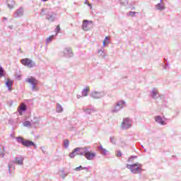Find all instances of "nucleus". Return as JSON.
I'll list each match as a JSON object with an SVG mask.
<instances>
[{
  "instance_id": "c85d7f7f",
  "label": "nucleus",
  "mask_w": 181,
  "mask_h": 181,
  "mask_svg": "<svg viewBox=\"0 0 181 181\" xmlns=\"http://www.w3.org/2000/svg\"><path fill=\"white\" fill-rule=\"evenodd\" d=\"M110 141L111 144H113V145H115V144H117V139H115V136H111L110 138Z\"/></svg>"
},
{
  "instance_id": "7c9ffc66",
  "label": "nucleus",
  "mask_w": 181,
  "mask_h": 181,
  "mask_svg": "<svg viewBox=\"0 0 181 181\" xmlns=\"http://www.w3.org/2000/svg\"><path fill=\"white\" fill-rule=\"evenodd\" d=\"M24 127H32V124L29 121H25L23 122Z\"/></svg>"
},
{
  "instance_id": "20e7f679",
  "label": "nucleus",
  "mask_w": 181,
  "mask_h": 181,
  "mask_svg": "<svg viewBox=\"0 0 181 181\" xmlns=\"http://www.w3.org/2000/svg\"><path fill=\"white\" fill-rule=\"evenodd\" d=\"M21 64H23V66L28 67V69H32L36 66V62H35V61L29 58H24L21 59Z\"/></svg>"
},
{
  "instance_id": "8fccbe9b",
  "label": "nucleus",
  "mask_w": 181,
  "mask_h": 181,
  "mask_svg": "<svg viewBox=\"0 0 181 181\" xmlns=\"http://www.w3.org/2000/svg\"><path fill=\"white\" fill-rule=\"evenodd\" d=\"M18 78H21V76H18Z\"/></svg>"
},
{
  "instance_id": "bb28decb",
  "label": "nucleus",
  "mask_w": 181,
  "mask_h": 181,
  "mask_svg": "<svg viewBox=\"0 0 181 181\" xmlns=\"http://www.w3.org/2000/svg\"><path fill=\"white\" fill-rule=\"evenodd\" d=\"M53 39H54V35L49 36V37H47L46 39V43L47 44L50 43L52 42V40H53Z\"/></svg>"
},
{
  "instance_id": "0eeeda50",
  "label": "nucleus",
  "mask_w": 181,
  "mask_h": 181,
  "mask_svg": "<svg viewBox=\"0 0 181 181\" xmlns=\"http://www.w3.org/2000/svg\"><path fill=\"white\" fill-rule=\"evenodd\" d=\"M125 107V101L119 100L117 103L116 105L112 109V112L117 113Z\"/></svg>"
},
{
  "instance_id": "72a5a7b5",
  "label": "nucleus",
  "mask_w": 181,
  "mask_h": 181,
  "mask_svg": "<svg viewBox=\"0 0 181 181\" xmlns=\"http://www.w3.org/2000/svg\"><path fill=\"white\" fill-rule=\"evenodd\" d=\"M129 14L130 15V16L134 17V16H135L136 15V12H135V11H130L129 13Z\"/></svg>"
},
{
  "instance_id": "1a4fd4ad",
  "label": "nucleus",
  "mask_w": 181,
  "mask_h": 181,
  "mask_svg": "<svg viewBox=\"0 0 181 181\" xmlns=\"http://www.w3.org/2000/svg\"><path fill=\"white\" fill-rule=\"evenodd\" d=\"M26 83H29L32 85V90H37V87L35 86L39 84V81L33 78H28L25 79Z\"/></svg>"
},
{
  "instance_id": "ddd939ff",
  "label": "nucleus",
  "mask_w": 181,
  "mask_h": 181,
  "mask_svg": "<svg viewBox=\"0 0 181 181\" xmlns=\"http://www.w3.org/2000/svg\"><path fill=\"white\" fill-rule=\"evenodd\" d=\"M24 10L23 7H20L14 13V18H21L23 16Z\"/></svg>"
},
{
  "instance_id": "6e6552de",
  "label": "nucleus",
  "mask_w": 181,
  "mask_h": 181,
  "mask_svg": "<svg viewBox=\"0 0 181 181\" xmlns=\"http://www.w3.org/2000/svg\"><path fill=\"white\" fill-rule=\"evenodd\" d=\"M105 93L104 91H93L90 93V97H92V98H94L95 100H98V98H103V97H105Z\"/></svg>"
},
{
  "instance_id": "09e8293b",
  "label": "nucleus",
  "mask_w": 181,
  "mask_h": 181,
  "mask_svg": "<svg viewBox=\"0 0 181 181\" xmlns=\"http://www.w3.org/2000/svg\"><path fill=\"white\" fill-rule=\"evenodd\" d=\"M11 138H13V134H11Z\"/></svg>"
},
{
  "instance_id": "2eb2a0df",
  "label": "nucleus",
  "mask_w": 181,
  "mask_h": 181,
  "mask_svg": "<svg viewBox=\"0 0 181 181\" xmlns=\"http://www.w3.org/2000/svg\"><path fill=\"white\" fill-rule=\"evenodd\" d=\"M160 2L156 5V8L158 11H163L165 9V4L162 3V0H160Z\"/></svg>"
},
{
  "instance_id": "4468645a",
  "label": "nucleus",
  "mask_w": 181,
  "mask_h": 181,
  "mask_svg": "<svg viewBox=\"0 0 181 181\" xmlns=\"http://www.w3.org/2000/svg\"><path fill=\"white\" fill-rule=\"evenodd\" d=\"M64 54L65 57H73V51H71V48L66 47L64 50Z\"/></svg>"
},
{
  "instance_id": "aec40b11",
  "label": "nucleus",
  "mask_w": 181,
  "mask_h": 181,
  "mask_svg": "<svg viewBox=\"0 0 181 181\" xmlns=\"http://www.w3.org/2000/svg\"><path fill=\"white\" fill-rule=\"evenodd\" d=\"M88 91H90V88L86 86V88L83 89L81 94L83 97H87L88 95Z\"/></svg>"
},
{
  "instance_id": "a19ab883",
  "label": "nucleus",
  "mask_w": 181,
  "mask_h": 181,
  "mask_svg": "<svg viewBox=\"0 0 181 181\" xmlns=\"http://www.w3.org/2000/svg\"><path fill=\"white\" fill-rule=\"evenodd\" d=\"M32 146H34V148L36 149L37 148V146H36V144H34V145H32Z\"/></svg>"
},
{
  "instance_id": "c756f323",
  "label": "nucleus",
  "mask_w": 181,
  "mask_h": 181,
  "mask_svg": "<svg viewBox=\"0 0 181 181\" xmlns=\"http://www.w3.org/2000/svg\"><path fill=\"white\" fill-rule=\"evenodd\" d=\"M164 62L165 63L164 65V69L165 70H168V69L169 68V63H168V59H165Z\"/></svg>"
},
{
  "instance_id": "a211bd4d",
  "label": "nucleus",
  "mask_w": 181,
  "mask_h": 181,
  "mask_svg": "<svg viewBox=\"0 0 181 181\" xmlns=\"http://www.w3.org/2000/svg\"><path fill=\"white\" fill-rule=\"evenodd\" d=\"M6 86L11 91V90H12V86H13V81H12L11 79H8L6 82Z\"/></svg>"
},
{
  "instance_id": "39448f33",
  "label": "nucleus",
  "mask_w": 181,
  "mask_h": 181,
  "mask_svg": "<svg viewBox=\"0 0 181 181\" xmlns=\"http://www.w3.org/2000/svg\"><path fill=\"white\" fill-rule=\"evenodd\" d=\"M132 127V120L129 117L123 119L121 124L122 129H129Z\"/></svg>"
},
{
  "instance_id": "9d476101",
  "label": "nucleus",
  "mask_w": 181,
  "mask_h": 181,
  "mask_svg": "<svg viewBox=\"0 0 181 181\" xmlns=\"http://www.w3.org/2000/svg\"><path fill=\"white\" fill-rule=\"evenodd\" d=\"M82 149L83 148H76L73 150V151L69 153V157L73 159L75 156H76V155H80L81 152H82Z\"/></svg>"
},
{
  "instance_id": "4c0bfd02",
  "label": "nucleus",
  "mask_w": 181,
  "mask_h": 181,
  "mask_svg": "<svg viewBox=\"0 0 181 181\" xmlns=\"http://www.w3.org/2000/svg\"><path fill=\"white\" fill-rule=\"evenodd\" d=\"M85 4H86L88 6L91 8V4H88V1L86 0Z\"/></svg>"
},
{
  "instance_id": "49530a36",
  "label": "nucleus",
  "mask_w": 181,
  "mask_h": 181,
  "mask_svg": "<svg viewBox=\"0 0 181 181\" xmlns=\"http://www.w3.org/2000/svg\"><path fill=\"white\" fill-rule=\"evenodd\" d=\"M9 28H10V29H12V28H13V26L11 25V26H9Z\"/></svg>"
},
{
  "instance_id": "423d86ee",
  "label": "nucleus",
  "mask_w": 181,
  "mask_h": 181,
  "mask_svg": "<svg viewBox=\"0 0 181 181\" xmlns=\"http://www.w3.org/2000/svg\"><path fill=\"white\" fill-rule=\"evenodd\" d=\"M16 140L18 144H22L23 146H32V145H35V143L30 140H25L21 136L16 137Z\"/></svg>"
},
{
  "instance_id": "37998d69",
  "label": "nucleus",
  "mask_w": 181,
  "mask_h": 181,
  "mask_svg": "<svg viewBox=\"0 0 181 181\" xmlns=\"http://www.w3.org/2000/svg\"><path fill=\"white\" fill-rule=\"evenodd\" d=\"M43 148H44V147H41L40 149H42L43 153H45V150H43Z\"/></svg>"
},
{
  "instance_id": "f3484780",
  "label": "nucleus",
  "mask_w": 181,
  "mask_h": 181,
  "mask_svg": "<svg viewBox=\"0 0 181 181\" xmlns=\"http://www.w3.org/2000/svg\"><path fill=\"white\" fill-rule=\"evenodd\" d=\"M23 157H17L15 158L14 163H16L17 165H23Z\"/></svg>"
},
{
  "instance_id": "a878e982",
  "label": "nucleus",
  "mask_w": 181,
  "mask_h": 181,
  "mask_svg": "<svg viewBox=\"0 0 181 181\" xmlns=\"http://www.w3.org/2000/svg\"><path fill=\"white\" fill-rule=\"evenodd\" d=\"M69 145H70V141L69 139H66L64 141V146L65 149H67L69 148Z\"/></svg>"
},
{
  "instance_id": "c9c22d12",
  "label": "nucleus",
  "mask_w": 181,
  "mask_h": 181,
  "mask_svg": "<svg viewBox=\"0 0 181 181\" xmlns=\"http://www.w3.org/2000/svg\"><path fill=\"white\" fill-rule=\"evenodd\" d=\"M107 40H110V39L108 38V37H105V40L103 41V46H105V42H107Z\"/></svg>"
},
{
  "instance_id": "2f4dec72",
  "label": "nucleus",
  "mask_w": 181,
  "mask_h": 181,
  "mask_svg": "<svg viewBox=\"0 0 181 181\" xmlns=\"http://www.w3.org/2000/svg\"><path fill=\"white\" fill-rule=\"evenodd\" d=\"M116 156H117V158H121V156H122V153L121 152V151H117L116 152Z\"/></svg>"
},
{
  "instance_id": "79ce46f5",
  "label": "nucleus",
  "mask_w": 181,
  "mask_h": 181,
  "mask_svg": "<svg viewBox=\"0 0 181 181\" xmlns=\"http://www.w3.org/2000/svg\"><path fill=\"white\" fill-rule=\"evenodd\" d=\"M77 98H81V95H77Z\"/></svg>"
},
{
  "instance_id": "4be33fe9",
  "label": "nucleus",
  "mask_w": 181,
  "mask_h": 181,
  "mask_svg": "<svg viewBox=\"0 0 181 181\" xmlns=\"http://www.w3.org/2000/svg\"><path fill=\"white\" fill-rule=\"evenodd\" d=\"M94 109H90L88 107L83 108V112H86V114H91L92 112H94Z\"/></svg>"
},
{
  "instance_id": "f704fd0d",
  "label": "nucleus",
  "mask_w": 181,
  "mask_h": 181,
  "mask_svg": "<svg viewBox=\"0 0 181 181\" xmlns=\"http://www.w3.org/2000/svg\"><path fill=\"white\" fill-rule=\"evenodd\" d=\"M55 30H56L57 35L59 33V32H60V25H57Z\"/></svg>"
},
{
  "instance_id": "ea45409f",
  "label": "nucleus",
  "mask_w": 181,
  "mask_h": 181,
  "mask_svg": "<svg viewBox=\"0 0 181 181\" xmlns=\"http://www.w3.org/2000/svg\"><path fill=\"white\" fill-rule=\"evenodd\" d=\"M67 176V174H63L62 179H64Z\"/></svg>"
},
{
  "instance_id": "7ed1b4c3",
  "label": "nucleus",
  "mask_w": 181,
  "mask_h": 181,
  "mask_svg": "<svg viewBox=\"0 0 181 181\" xmlns=\"http://www.w3.org/2000/svg\"><path fill=\"white\" fill-rule=\"evenodd\" d=\"M127 169H129L132 173L134 175H139L142 173V164L139 163H136L132 165L127 164Z\"/></svg>"
},
{
  "instance_id": "9b49d317",
  "label": "nucleus",
  "mask_w": 181,
  "mask_h": 181,
  "mask_svg": "<svg viewBox=\"0 0 181 181\" xmlns=\"http://www.w3.org/2000/svg\"><path fill=\"white\" fill-rule=\"evenodd\" d=\"M162 118V116L158 115L155 117V121L157 122V124H160V125H166V118L163 117Z\"/></svg>"
},
{
  "instance_id": "f8f14e48",
  "label": "nucleus",
  "mask_w": 181,
  "mask_h": 181,
  "mask_svg": "<svg viewBox=\"0 0 181 181\" xmlns=\"http://www.w3.org/2000/svg\"><path fill=\"white\" fill-rule=\"evenodd\" d=\"M93 21L88 20H84L83 21L82 29L83 30H90V28L88 27L89 25H91Z\"/></svg>"
},
{
  "instance_id": "b1692460",
  "label": "nucleus",
  "mask_w": 181,
  "mask_h": 181,
  "mask_svg": "<svg viewBox=\"0 0 181 181\" xmlns=\"http://www.w3.org/2000/svg\"><path fill=\"white\" fill-rule=\"evenodd\" d=\"M81 169H84L85 170H86V172H88V168H86V167L83 168V166H81V165L74 168V170H76V172H79V170H81Z\"/></svg>"
},
{
  "instance_id": "cd10ccee",
  "label": "nucleus",
  "mask_w": 181,
  "mask_h": 181,
  "mask_svg": "<svg viewBox=\"0 0 181 181\" xmlns=\"http://www.w3.org/2000/svg\"><path fill=\"white\" fill-rule=\"evenodd\" d=\"M120 5H122L123 6H127L128 5V0H120Z\"/></svg>"
},
{
  "instance_id": "58836bf2",
  "label": "nucleus",
  "mask_w": 181,
  "mask_h": 181,
  "mask_svg": "<svg viewBox=\"0 0 181 181\" xmlns=\"http://www.w3.org/2000/svg\"><path fill=\"white\" fill-rule=\"evenodd\" d=\"M100 53H104V48H103L102 49H100L99 51V54H100Z\"/></svg>"
},
{
  "instance_id": "a18cd8bd",
  "label": "nucleus",
  "mask_w": 181,
  "mask_h": 181,
  "mask_svg": "<svg viewBox=\"0 0 181 181\" xmlns=\"http://www.w3.org/2000/svg\"><path fill=\"white\" fill-rule=\"evenodd\" d=\"M42 2H47V0H42Z\"/></svg>"
},
{
  "instance_id": "f257e3e1",
  "label": "nucleus",
  "mask_w": 181,
  "mask_h": 181,
  "mask_svg": "<svg viewBox=\"0 0 181 181\" xmlns=\"http://www.w3.org/2000/svg\"><path fill=\"white\" fill-rule=\"evenodd\" d=\"M40 15L41 16H46L47 21L50 23H53L57 19V13L52 11L50 8L41 9Z\"/></svg>"
},
{
  "instance_id": "e433bc0d",
  "label": "nucleus",
  "mask_w": 181,
  "mask_h": 181,
  "mask_svg": "<svg viewBox=\"0 0 181 181\" xmlns=\"http://www.w3.org/2000/svg\"><path fill=\"white\" fill-rule=\"evenodd\" d=\"M134 158H136V156H132L129 158V162H132V160H134Z\"/></svg>"
},
{
  "instance_id": "de8ad7c7",
  "label": "nucleus",
  "mask_w": 181,
  "mask_h": 181,
  "mask_svg": "<svg viewBox=\"0 0 181 181\" xmlns=\"http://www.w3.org/2000/svg\"><path fill=\"white\" fill-rule=\"evenodd\" d=\"M4 21H6V17H4Z\"/></svg>"
},
{
  "instance_id": "412c9836",
  "label": "nucleus",
  "mask_w": 181,
  "mask_h": 181,
  "mask_svg": "<svg viewBox=\"0 0 181 181\" xmlns=\"http://www.w3.org/2000/svg\"><path fill=\"white\" fill-rule=\"evenodd\" d=\"M98 149L101 155H107V149L103 148L101 145L98 146Z\"/></svg>"
},
{
  "instance_id": "473e14b6",
  "label": "nucleus",
  "mask_w": 181,
  "mask_h": 181,
  "mask_svg": "<svg viewBox=\"0 0 181 181\" xmlns=\"http://www.w3.org/2000/svg\"><path fill=\"white\" fill-rule=\"evenodd\" d=\"M0 77H4V68L0 66Z\"/></svg>"
},
{
  "instance_id": "c03bdc74",
  "label": "nucleus",
  "mask_w": 181,
  "mask_h": 181,
  "mask_svg": "<svg viewBox=\"0 0 181 181\" xmlns=\"http://www.w3.org/2000/svg\"><path fill=\"white\" fill-rule=\"evenodd\" d=\"M61 172H62V173L64 174V169L61 170Z\"/></svg>"
},
{
  "instance_id": "dca6fc26",
  "label": "nucleus",
  "mask_w": 181,
  "mask_h": 181,
  "mask_svg": "<svg viewBox=\"0 0 181 181\" xmlns=\"http://www.w3.org/2000/svg\"><path fill=\"white\" fill-rule=\"evenodd\" d=\"M158 90L156 88H153L152 92H151V98H153V100H157L158 98Z\"/></svg>"
},
{
  "instance_id": "6ab92c4d",
  "label": "nucleus",
  "mask_w": 181,
  "mask_h": 181,
  "mask_svg": "<svg viewBox=\"0 0 181 181\" xmlns=\"http://www.w3.org/2000/svg\"><path fill=\"white\" fill-rule=\"evenodd\" d=\"M7 6L9 9H13V6H15V1L7 0Z\"/></svg>"
},
{
  "instance_id": "f03ea898",
  "label": "nucleus",
  "mask_w": 181,
  "mask_h": 181,
  "mask_svg": "<svg viewBox=\"0 0 181 181\" xmlns=\"http://www.w3.org/2000/svg\"><path fill=\"white\" fill-rule=\"evenodd\" d=\"M80 156H85L88 160H93L95 158L96 154L92 152L88 147L82 148V151L80 153Z\"/></svg>"
},
{
  "instance_id": "5701e85b",
  "label": "nucleus",
  "mask_w": 181,
  "mask_h": 181,
  "mask_svg": "<svg viewBox=\"0 0 181 181\" xmlns=\"http://www.w3.org/2000/svg\"><path fill=\"white\" fill-rule=\"evenodd\" d=\"M27 108L25 105L21 106L18 110V112L20 115H22L23 112H25L26 111Z\"/></svg>"
},
{
  "instance_id": "393cba45",
  "label": "nucleus",
  "mask_w": 181,
  "mask_h": 181,
  "mask_svg": "<svg viewBox=\"0 0 181 181\" xmlns=\"http://www.w3.org/2000/svg\"><path fill=\"white\" fill-rule=\"evenodd\" d=\"M56 111H57V112H62L63 111V107L59 103H57V105Z\"/></svg>"
}]
</instances>
